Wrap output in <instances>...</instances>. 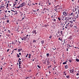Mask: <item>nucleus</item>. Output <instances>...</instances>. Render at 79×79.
Returning a JSON list of instances; mask_svg holds the SVG:
<instances>
[{
  "label": "nucleus",
  "mask_w": 79,
  "mask_h": 79,
  "mask_svg": "<svg viewBox=\"0 0 79 79\" xmlns=\"http://www.w3.org/2000/svg\"><path fill=\"white\" fill-rule=\"evenodd\" d=\"M21 63H22L21 61H19V64H21Z\"/></svg>",
  "instance_id": "nucleus-35"
},
{
  "label": "nucleus",
  "mask_w": 79,
  "mask_h": 79,
  "mask_svg": "<svg viewBox=\"0 0 79 79\" xmlns=\"http://www.w3.org/2000/svg\"><path fill=\"white\" fill-rule=\"evenodd\" d=\"M26 39H27V38H26V37L25 38L23 37V39L24 40H26Z\"/></svg>",
  "instance_id": "nucleus-49"
},
{
  "label": "nucleus",
  "mask_w": 79,
  "mask_h": 79,
  "mask_svg": "<svg viewBox=\"0 0 79 79\" xmlns=\"http://www.w3.org/2000/svg\"><path fill=\"white\" fill-rule=\"evenodd\" d=\"M1 5H4V3H3V2H2V3Z\"/></svg>",
  "instance_id": "nucleus-51"
},
{
  "label": "nucleus",
  "mask_w": 79,
  "mask_h": 79,
  "mask_svg": "<svg viewBox=\"0 0 79 79\" xmlns=\"http://www.w3.org/2000/svg\"><path fill=\"white\" fill-rule=\"evenodd\" d=\"M33 12H35V11H37V10H33Z\"/></svg>",
  "instance_id": "nucleus-52"
},
{
  "label": "nucleus",
  "mask_w": 79,
  "mask_h": 79,
  "mask_svg": "<svg viewBox=\"0 0 79 79\" xmlns=\"http://www.w3.org/2000/svg\"><path fill=\"white\" fill-rule=\"evenodd\" d=\"M62 32H63V31H60V34H61V35H62V34H63V33Z\"/></svg>",
  "instance_id": "nucleus-37"
},
{
  "label": "nucleus",
  "mask_w": 79,
  "mask_h": 79,
  "mask_svg": "<svg viewBox=\"0 0 79 79\" xmlns=\"http://www.w3.org/2000/svg\"><path fill=\"white\" fill-rule=\"evenodd\" d=\"M27 56H28V54H27V55L26 56V57H27Z\"/></svg>",
  "instance_id": "nucleus-55"
},
{
  "label": "nucleus",
  "mask_w": 79,
  "mask_h": 79,
  "mask_svg": "<svg viewBox=\"0 0 79 79\" xmlns=\"http://www.w3.org/2000/svg\"><path fill=\"white\" fill-rule=\"evenodd\" d=\"M60 36H61V35H57V37H59Z\"/></svg>",
  "instance_id": "nucleus-34"
},
{
  "label": "nucleus",
  "mask_w": 79,
  "mask_h": 79,
  "mask_svg": "<svg viewBox=\"0 0 79 79\" xmlns=\"http://www.w3.org/2000/svg\"><path fill=\"white\" fill-rule=\"evenodd\" d=\"M47 55V57H49V56L50 55L49 54V53H47L46 54Z\"/></svg>",
  "instance_id": "nucleus-16"
},
{
  "label": "nucleus",
  "mask_w": 79,
  "mask_h": 79,
  "mask_svg": "<svg viewBox=\"0 0 79 79\" xmlns=\"http://www.w3.org/2000/svg\"><path fill=\"white\" fill-rule=\"evenodd\" d=\"M58 19L59 20V21H60L61 20V19H60V18L58 17Z\"/></svg>",
  "instance_id": "nucleus-42"
},
{
  "label": "nucleus",
  "mask_w": 79,
  "mask_h": 79,
  "mask_svg": "<svg viewBox=\"0 0 79 79\" xmlns=\"http://www.w3.org/2000/svg\"><path fill=\"white\" fill-rule=\"evenodd\" d=\"M59 40H62L61 39V38H59Z\"/></svg>",
  "instance_id": "nucleus-45"
},
{
  "label": "nucleus",
  "mask_w": 79,
  "mask_h": 79,
  "mask_svg": "<svg viewBox=\"0 0 79 79\" xmlns=\"http://www.w3.org/2000/svg\"><path fill=\"white\" fill-rule=\"evenodd\" d=\"M55 8L56 9H54V10L55 11H56V10H58V8H57L55 7Z\"/></svg>",
  "instance_id": "nucleus-29"
},
{
  "label": "nucleus",
  "mask_w": 79,
  "mask_h": 79,
  "mask_svg": "<svg viewBox=\"0 0 79 79\" xmlns=\"http://www.w3.org/2000/svg\"><path fill=\"white\" fill-rule=\"evenodd\" d=\"M52 36L51 35L49 37L50 39H51V38H52Z\"/></svg>",
  "instance_id": "nucleus-53"
},
{
  "label": "nucleus",
  "mask_w": 79,
  "mask_h": 79,
  "mask_svg": "<svg viewBox=\"0 0 79 79\" xmlns=\"http://www.w3.org/2000/svg\"><path fill=\"white\" fill-rule=\"evenodd\" d=\"M68 61H69V62H70V63H71L72 62V60H71V59L69 60Z\"/></svg>",
  "instance_id": "nucleus-33"
},
{
  "label": "nucleus",
  "mask_w": 79,
  "mask_h": 79,
  "mask_svg": "<svg viewBox=\"0 0 79 79\" xmlns=\"http://www.w3.org/2000/svg\"><path fill=\"white\" fill-rule=\"evenodd\" d=\"M37 67H38V68H40H40H41V67H40V66L39 65H37Z\"/></svg>",
  "instance_id": "nucleus-27"
},
{
  "label": "nucleus",
  "mask_w": 79,
  "mask_h": 79,
  "mask_svg": "<svg viewBox=\"0 0 79 79\" xmlns=\"http://www.w3.org/2000/svg\"><path fill=\"white\" fill-rule=\"evenodd\" d=\"M11 11H12V12H14V13H15V11L14 10H11Z\"/></svg>",
  "instance_id": "nucleus-39"
},
{
  "label": "nucleus",
  "mask_w": 79,
  "mask_h": 79,
  "mask_svg": "<svg viewBox=\"0 0 79 79\" xmlns=\"http://www.w3.org/2000/svg\"><path fill=\"white\" fill-rule=\"evenodd\" d=\"M20 7L21 8V6L20 5L19 6L17 7V8H19Z\"/></svg>",
  "instance_id": "nucleus-36"
},
{
  "label": "nucleus",
  "mask_w": 79,
  "mask_h": 79,
  "mask_svg": "<svg viewBox=\"0 0 79 79\" xmlns=\"http://www.w3.org/2000/svg\"><path fill=\"white\" fill-rule=\"evenodd\" d=\"M71 18L69 17V18H68L67 21H69V20H71Z\"/></svg>",
  "instance_id": "nucleus-14"
},
{
  "label": "nucleus",
  "mask_w": 79,
  "mask_h": 79,
  "mask_svg": "<svg viewBox=\"0 0 79 79\" xmlns=\"http://www.w3.org/2000/svg\"><path fill=\"white\" fill-rule=\"evenodd\" d=\"M44 40H42L41 41V43L42 44H44Z\"/></svg>",
  "instance_id": "nucleus-23"
},
{
  "label": "nucleus",
  "mask_w": 79,
  "mask_h": 79,
  "mask_svg": "<svg viewBox=\"0 0 79 79\" xmlns=\"http://www.w3.org/2000/svg\"><path fill=\"white\" fill-rule=\"evenodd\" d=\"M10 16V15H9L8 16H6V15H5V18H7V17L8 18V17H9Z\"/></svg>",
  "instance_id": "nucleus-13"
},
{
  "label": "nucleus",
  "mask_w": 79,
  "mask_h": 79,
  "mask_svg": "<svg viewBox=\"0 0 79 79\" xmlns=\"http://www.w3.org/2000/svg\"><path fill=\"white\" fill-rule=\"evenodd\" d=\"M14 15H18V13H17V11L16 10L15 13H14Z\"/></svg>",
  "instance_id": "nucleus-12"
},
{
  "label": "nucleus",
  "mask_w": 79,
  "mask_h": 79,
  "mask_svg": "<svg viewBox=\"0 0 79 79\" xmlns=\"http://www.w3.org/2000/svg\"><path fill=\"white\" fill-rule=\"evenodd\" d=\"M6 22H7V23H8L10 22V20H7L6 21Z\"/></svg>",
  "instance_id": "nucleus-43"
},
{
  "label": "nucleus",
  "mask_w": 79,
  "mask_h": 79,
  "mask_svg": "<svg viewBox=\"0 0 79 79\" xmlns=\"http://www.w3.org/2000/svg\"><path fill=\"white\" fill-rule=\"evenodd\" d=\"M65 69H67V68H68V65H66L65 66Z\"/></svg>",
  "instance_id": "nucleus-24"
},
{
  "label": "nucleus",
  "mask_w": 79,
  "mask_h": 79,
  "mask_svg": "<svg viewBox=\"0 0 79 79\" xmlns=\"http://www.w3.org/2000/svg\"><path fill=\"white\" fill-rule=\"evenodd\" d=\"M19 69L21 68V65L19 64Z\"/></svg>",
  "instance_id": "nucleus-46"
},
{
  "label": "nucleus",
  "mask_w": 79,
  "mask_h": 79,
  "mask_svg": "<svg viewBox=\"0 0 79 79\" xmlns=\"http://www.w3.org/2000/svg\"><path fill=\"white\" fill-rule=\"evenodd\" d=\"M31 55L30 54H29L28 58H31Z\"/></svg>",
  "instance_id": "nucleus-19"
},
{
  "label": "nucleus",
  "mask_w": 79,
  "mask_h": 79,
  "mask_svg": "<svg viewBox=\"0 0 79 79\" xmlns=\"http://www.w3.org/2000/svg\"><path fill=\"white\" fill-rule=\"evenodd\" d=\"M8 5H9V3H7L6 6V8L8 7Z\"/></svg>",
  "instance_id": "nucleus-17"
},
{
  "label": "nucleus",
  "mask_w": 79,
  "mask_h": 79,
  "mask_svg": "<svg viewBox=\"0 0 79 79\" xmlns=\"http://www.w3.org/2000/svg\"><path fill=\"white\" fill-rule=\"evenodd\" d=\"M19 55H21V52H20V53H19Z\"/></svg>",
  "instance_id": "nucleus-58"
},
{
  "label": "nucleus",
  "mask_w": 79,
  "mask_h": 79,
  "mask_svg": "<svg viewBox=\"0 0 79 79\" xmlns=\"http://www.w3.org/2000/svg\"><path fill=\"white\" fill-rule=\"evenodd\" d=\"M62 27L63 28V27H65L66 29H68V28H67V26H66V25H64H64Z\"/></svg>",
  "instance_id": "nucleus-7"
},
{
  "label": "nucleus",
  "mask_w": 79,
  "mask_h": 79,
  "mask_svg": "<svg viewBox=\"0 0 79 79\" xmlns=\"http://www.w3.org/2000/svg\"><path fill=\"white\" fill-rule=\"evenodd\" d=\"M66 73V71L64 72H63V74H64V75H65V76H66V73Z\"/></svg>",
  "instance_id": "nucleus-20"
},
{
  "label": "nucleus",
  "mask_w": 79,
  "mask_h": 79,
  "mask_svg": "<svg viewBox=\"0 0 79 79\" xmlns=\"http://www.w3.org/2000/svg\"><path fill=\"white\" fill-rule=\"evenodd\" d=\"M29 36V35H27L26 36V39H27V37Z\"/></svg>",
  "instance_id": "nucleus-31"
},
{
  "label": "nucleus",
  "mask_w": 79,
  "mask_h": 79,
  "mask_svg": "<svg viewBox=\"0 0 79 79\" xmlns=\"http://www.w3.org/2000/svg\"><path fill=\"white\" fill-rule=\"evenodd\" d=\"M47 59H45V60H43V63H44V64H45V63H46L47 62Z\"/></svg>",
  "instance_id": "nucleus-6"
},
{
  "label": "nucleus",
  "mask_w": 79,
  "mask_h": 79,
  "mask_svg": "<svg viewBox=\"0 0 79 79\" xmlns=\"http://www.w3.org/2000/svg\"><path fill=\"white\" fill-rule=\"evenodd\" d=\"M79 73H77V76H78V75H79Z\"/></svg>",
  "instance_id": "nucleus-62"
},
{
  "label": "nucleus",
  "mask_w": 79,
  "mask_h": 79,
  "mask_svg": "<svg viewBox=\"0 0 79 79\" xmlns=\"http://www.w3.org/2000/svg\"><path fill=\"white\" fill-rule=\"evenodd\" d=\"M14 50H17V48L14 49Z\"/></svg>",
  "instance_id": "nucleus-64"
},
{
  "label": "nucleus",
  "mask_w": 79,
  "mask_h": 79,
  "mask_svg": "<svg viewBox=\"0 0 79 79\" xmlns=\"http://www.w3.org/2000/svg\"><path fill=\"white\" fill-rule=\"evenodd\" d=\"M66 78H69V76H66Z\"/></svg>",
  "instance_id": "nucleus-30"
},
{
  "label": "nucleus",
  "mask_w": 79,
  "mask_h": 79,
  "mask_svg": "<svg viewBox=\"0 0 79 79\" xmlns=\"http://www.w3.org/2000/svg\"><path fill=\"white\" fill-rule=\"evenodd\" d=\"M26 5V3L25 2H23L22 4H21L20 5V6L21 8H22L23 6H24Z\"/></svg>",
  "instance_id": "nucleus-3"
},
{
  "label": "nucleus",
  "mask_w": 79,
  "mask_h": 79,
  "mask_svg": "<svg viewBox=\"0 0 79 79\" xmlns=\"http://www.w3.org/2000/svg\"><path fill=\"white\" fill-rule=\"evenodd\" d=\"M62 18L63 19H62V20H63V21H65V20L68 21V17H65V18L64 17H63Z\"/></svg>",
  "instance_id": "nucleus-4"
},
{
  "label": "nucleus",
  "mask_w": 79,
  "mask_h": 79,
  "mask_svg": "<svg viewBox=\"0 0 79 79\" xmlns=\"http://www.w3.org/2000/svg\"><path fill=\"white\" fill-rule=\"evenodd\" d=\"M5 8V7L4 6H1L0 7V8L1 9H4V8Z\"/></svg>",
  "instance_id": "nucleus-11"
},
{
  "label": "nucleus",
  "mask_w": 79,
  "mask_h": 79,
  "mask_svg": "<svg viewBox=\"0 0 79 79\" xmlns=\"http://www.w3.org/2000/svg\"><path fill=\"white\" fill-rule=\"evenodd\" d=\"M34 14H35V15H37V13H34Z\"/></svg>",
  "instance_id": "nucleus-63"
},
{
  "label": "nucleus",
  "mask_w": 79,
  "mask_h": 79,
  "mask_svg": "<svg viewBox=\"0 0 79 79\" xmlns=\"http://www.w3.org/2000/svg\"><path fill=\"white\" fill-rule=\"evenodd\" d=\"M69 16H71V17H73V16H74V14L73 12L71 14H69Z\"/></svg>",
  "instance_id": "nucleus-9"
},
{
  "label": "nucleus",
  "mask_w": 79,
  "mask_h": 79,
  "mask_svg": "<svg viewBox=\"0 0 79 79\" xmlns=\"http://www.w3.org/2000/svg\"><path fill=\"white\" fill-rule=\"evenodd\" d=\"M18 51L19 52H21V50H20V49H18Z\"/></svg>",
  "instance_id": "nucleus-44"
},
{
  "label": "nucleus",
  "mask_w": 79,
  "mask_h": 79,
  "mask_svg": "<svg viewBox=\"0 0 79 79\" xmlns=\"http://www.w3.org/2000/svg\"><path fill=\"white\" fill-rule=\"evenodd\" d=\"M32 33H33V34H32V35L33 36H34L37 34V32H36V30H33V31H32Z\"/></svg>",
  "instance_id": "nucleus-2"
},
{
  "label": "nucleus",
  "mask_w": 79,
  "mask_h": 79,
  "mask_svg": "<svg viewBox=\"0 0 79 79\" xmlns=\"http://www.w3.org/2000/svg\"><path fill=\"white\" fill-rule=\"evenodd\" d=\"M49 64H50V62H49L48 61L47 62V64L48 65Z\"/></svg>",
  "instance_id": "nucleus-21"
},
{
  "label": "nucleus",
  "mask_w": 79,
  "mask_h": 79,
  "mask_svg": "<svg viewBox=\"0 0 79 79\" xmlns=\"http://www.w3.org/2000/svg\"><path fill=\"white\" fill-rule=\"evenodd\" d=\"M63 16L64 17H66V16H67V14H66V12H63Z\"/></svg>",
  "instance_id": "nucleus-5"
},
{
  "label": "nucleus",
  "mask_w": 79,
  "mask_h": 79,
  "mask_svg": "<svg viewBox=\"0 0 79 79\" xmlns=\"http://www.w3.org/2000/svg\"><path fill=\"white\" fill-rule=\"evenodd\" d=\"M7 30L8 29L6 28L4 29V31H7Z\"/></svg>",
  "instance_id": "nucleus-32"
},
{
  "label": "nucleus",
  "mask_w": 79,
  "mask_h": 79,
  "mask_svg": "<svg viewBox=\"0 0 79 79\" xmlns=\"http://www.w3.org/2000/svg\"><path fill=\"white\" fill-rule=\"evenodd\" d=\"M74 70L72 69V70H70V73H72V74H74Z\"/></svg>",
  "instance_id": "nucleus-8"
},
{
  "label": "nucleus",
  "mask_w": 79,
  "mask_h": 79,
  "mask_svg": "<svg viewBox=\"0 0 79 79\" xmlns=\"http://www.w3.org/2000/svg\"><path fill=\"white\" fill-rule=\"evenodd\" d=\"M14 6H13V7L12 8V9H13V10H14Z\"/></svg>",
  "instance_id": "nucleus-54"
},
{
  "label": "nucleus",
  "mask_w": 79,
  "mask_h": 79,
  "mask_svg": "<svg viewBox=\"0 0 79 79\" xmlns=\"http://www.w3.org/2000/svg\"><path fill=\"white\" fill-rule=\"evenodd\" d=\"M17 57H18V58H19L20 57V56H19V54H17Z\"/></svg>",
  "instance_id": "nucleus-22"
},
{
  "label": "nucleus",
  "mask_w": 79,
  "mask_h": 79,
  "mask_svg": "<svg viewBox=\"0 0 79 79\" xmlns=\"http://www.w3.org/2000/svg\"><path fill=\"white\" fill-rule=\"evenodd\" d=\"M48 5H51V4L52 3V2H50V1H49V0H48Z\"/></svg>",
  "instance_id": "nucleus-10"
},
{
  "label": "nucleus",
  "mask_w": 79,
  "mask_h": 79,
  "mask_svg": "<svg viewBox=\"0 0 79 79\" xmlns=\"http://www.w3.org/2000/svg\"><path fill=\"white\" fill-rule=\"evenodd\" d=\"M34 42H36V40H33V43H34Z\"/></svg>",
  "instance_id": "nucleus-38"
},
{
  "label": "nucleus",
  "mask_w": 79,
  "mask_h": 79,
  "mask_svg": "<svg viewBox=\"0 0 79 79\" xmlns=\"http://www.w3.org/2000/svg\"><path fill=\"white\" fill-rule=\"evenodd\" d=\"M45 12V10H42V13H43V14H44V12Z\"/></svg>",
  "instance_id": "nucleus-18"
},
{
  "label": "nucleus",
  "mask_w": 79,
  "mask_h": 79,
  "mask_svg": "<svg viewBox=\"0 0 79 79\" xmlns=\"http://www.w3.org/2000/svg\"><path fill=\"white\" fill-rule=\"evenodd\" d=\"M78 14H77V15L76 16V18H78V16H79V15H78Z\"/></svg>",
  "instance_id": "nucleus-41"
},
{
  "label": "nucleus",
  "mask_w": 79,
  "mask_h": 79,
  "mask_svg": "<svg viewBox=\"0 0 79 79\" xmlns=\"http://www.w3.org/2000/svg\"><path fill=\"white\" fill-rule=\"evenodd\" d=\"M2 23L3 24H5V21H3Z\"/></svg>",
  "instance_id": "nucleus-56"
},
{
  "label": "nucleus",
  "mask_w": 79,
  "mask_h": 79,
  "mask_svg": "<svg viewBox=\"0 0 79 79\" xmlns=\"http://www.w3.org/2000/svg\"><path fill=\"white\" fill-rule=\"evenodd\" d=\"M58 6L60 7V5H58L56 6L55 7L57 8H58Z\"/></svg>",
  "instance_id": "nucleus-40"
},
{
  "label": "nucleus",
  "mask_w": 79,
  "mask_h": 79,
  "mask_svg": "<svg viewBox=\"0 0 79 79\" xmlns=\"http://www.w3.org/2000/svg\"><path fill=\"white\" fill-rule=\"evenodd\" d=\"M11 15H12H12H13V13L11 12Z\"/></svg>",
  "instance_id": "nucleus-50"
},
{
  "label": "nucleus",
  "mask_w": 79,
  "mask_h": 79,
  "mask_svg": "<svg viewBox=\"0 0 79 79\" xmlns=\"http://www.w3.org/2000/svg\"><path fill=\"white\" fill-rule=\"evenodd\" d=\"M8 32H9L10 34V33H11V31H10V30H8Z\"/></svg>",
  "instance_id": "nucleus-47"
},
{
  "label": "nucleus",
  "mask_w": 79,
  "mask_h": 79,
  "mask_svg": "<svg viewBox=\"0 0 79 79\" xmlns=\"http://www.w3.org/2000/svg\"><path fill=\"white\" fill-rule=\"evenodd\" d=\"M17 3H18V2H15L14 3H15V5H16V4H17Z\"/></svg>",
  "instance_id": "nucleus-48"
},
{
  "label": "nucleus",
  "mask_w": 79,
  "mask_h": 79,
  "mask_svg": "<svg viewBox=\"0 0 79 79\" xmlns=\"http://www.w3.org/2000/svg\"><path fill=\"white\" fill-rule=\"evenodd\" d=\"M76 60L77 62H79V60L77 58L76 59Z\"/></svg>",
  "instance_id": "nucleus-15"
},
{
  "label": "nucleus",
  "mask_w": 79,
  "mask_h": 79,
  "mask_svg": "<svg viewBox=\"0 0 79 79\" xmlns=\"http://www.w3.org/2000/svg\"><path fill=\"white\" fill-rule=\"evenodd\" d=\"M66 63H67V62H64L63 63V64H66Z\"/></svg>",
  "instance_id": "nucleus-26"
},
{
  "label": "nucleus",
  "mask_w": 79,
  "mask_h": 79,
  "mask_svg": "<svg viewBox=\"0 0 79 79\" xmlns=\"http://www.w3.org/2000/svg\"><path fill=\"white\" fill-rule=\"evenodd\" d=\"M75 10L76 11V10H77V8H75Z\"/></svg>",
  "instance_id": "nucleus-61"
},
{
  "label": "nucleus",
  "mask_w": 79,
  "mask_h": 79,
  "mask_svg": "<svg viewBox=\"0 0 79 79\" xmlns=\"http://www.w3.org/2000/svg\"><path fill=\"white\" fill-rule=\"evenodd\" d=\"M4 37L5 38V39H7L8 38V36H7L5 35H4Z\"/></svg>",
  "instance_id": "nucleus-28"
},
{
  "label": "nucleus",
  "mask_w": 79,
  "mask_h": 79,
  "mask_svg": "<svg viewBox=\"0 0 79 79\" xmlns=\"http://www.w3.org/2000/svg\"><path fill=\"white\" fill-rule=\"evenodd\" d=\"M73 22H71V23H67L66 22H65V24H64V25H66V26L67 27V28H69V27H73Z\"/></svg>",
  "instance_id": "nucleus-1"
},
{
  "label": "nucleus",
  "mask_w": 79,
  "mask_h": 79,
  "mask_svg": "<svg viewBox=\"0 0 79 79\" xmlns=\"http://www.w3.org/2000/svg\"><path fill=\"white\" fill-rule=\"evenodd\" d=\"M52 21H53L54 22H56V19H52Z\"/></svg>",
  "instance_id": "nucleus-25"
},
{
  "label": "nucleus",
  "mask_w": 79,
  "mask_h": 79,
  "mask_svg": "<svg viewBox=\"0 0 79 79\" xmlns=\"http://www.w3.org/2000/svg\"><path fill=\"white\" fill-rule=\"evenodd\" d=\"M7 36H8V37H10V35H8Z\"/></svg>",
  "instance_id": "nucleus-60"
},
{
  "label": "nucleus",
  "mask_w": 79,
  "mask_h": 79,
  "mask_svg": "<svg viewBox=\"0 0 79 79\" xmlns=\"http://www.w3.org/2000/svg\"><path fill=\"white\" fill-rule=\"evenodd\" d=\"M9 50H10V49H8L7 50V52H9Z\"/></svg>",
  "instance_id": "nucleus-59"
},
{
  "label": "nucleus",
  "mask_w": 79,
  "mask_h": 79,
  "mask_svg": "<svg viewBox=\"0 0 79 79\" xmlns=\"http://www.w3.org/2000/svg\"><path fill=\"white\" fill-rule=\"evenodd\" d=\"M52 49H53V50H56V48H52Z\"/></svg>",
  "instance_id": "nucleus-57"
}]
</instances>
